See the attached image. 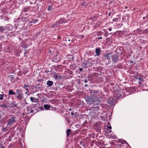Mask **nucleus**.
I'll use <instances>...</instances> for the list:
<instances>
[{"instance_id":"nucleus-11","label":"nucleus","mask_w":148,"mask_h":148,"mask_svg":"<svg viewBox=\"0 0 148 148\" xmlns=\"http://www.w3.org/2000/svg\"><path fill=\"white\" fill-rule=\"evenodd\" d=\"M9 95H13L15 94V93L13 92L12 90H9Z\"/></svg>"},{"instance_id":"nucleus-1","label":"nucleus","mask_w":148,"mask_h":148,"mask_svg":"<svg viewBox=\"0 0 148 148\" xmlns=\"http://www.w3.org/2000/svg\"><path fill=\"white\" fill-rule=\"evenodd\" d=\"M85 98L86 101L89 104L92 103L98 100L97 97L93 98L90 96H85Z\"/></svg>"},{"instance_id":"nucleus-25","label":"nucleus","mask_w":148,"mask_h":148,"mask_svg":"<svg viewBox=\"0 0 148 148\" xmlns=\"http://www.w3.org/2000/svg\"><path fill=\"white\" fill-rule=\"evenodd\" d=\"M111 126H109L108 127V129H109L110 130H111Z\"/></svg>"},{"instance_id":"nucleus-6","label":"nucleus","mask_w":148,"mask_h":148,"mask_svg":"<svg viewBox=\"0 0 148 148\" xmlns=\"http://www.w3.org/2000/svg\"><path fill=\"white\" fill-rule=\"evenodd\" d=\"M30 100L31 101L33 102H36L38 100V99L32 97H30Z\"/></svg>"},{"instance_id":"nucleus-29","label":"nucleus","mask_w":148,"mask_h":148,"mask_svg":"<svg viewBox=\"0 0 148 148\" xmlns=\"http://www.w3.org/2000/svg\"><path fill=\"white\" fill-rule=\"evenodd\" d=\"M84 82L85 83H87V80L86 79L85 81H84Z\"/></svg>"},{"instance_id":"nucleus-27","label":"nucleus","mask_w":148,"mask_h":148,"mask_svg":"<svg viewBox=\"0 0 148 148\" xmlns=\"http://www.w3.org/2000/svg\"><path fill=\"white\" fill-rule=\"evenodd\" d=\"M102 38V37H99L98 38V39H101Z\"/></svg>"},{"instance_id":"nucleus-37","label":"nucleus","mask_w":148,"mask_h":148,"mask_svg":"<svg viewBox=\"0 0 148 148\" xmlns=\"http://www.w3.org/2000/svg\"><path fill=\"white\" fill-rule=\"evenodd\" d=\"M13 78V77H11V79H12Z\"/></svg>"},{"instance_id":"nucleus-36","label":"nucleus","mask_w":148,"mask_h":148,"mask_svg":"<svg viewBox=\"0 0 148 148\" xmlns=\"http://www.w3.org/2000/svg\"><path fill=\"white\" fill-rule=\"evenodd\" d=\"M71 110V109H70V110Z\"/></svg>"},{"instance_id":"nucleus-10","label":"nucleus","mask_w":148,"mask_h":148,"mask_svg":"<svg viewBox=\"0 0 148 148\" xmlns=\"http://www.w3.org/2000/svg\"><path fill=\"white\" fill-rule=\"evenodd\" d=\"M17 99L19 100H22V95L20 94H18V95L17 96Z\"/></svg>"},{"instance_id":"nucleus-19","label":"nucleus","mask_w":148,"mask_h":148,"mask_svg":"<svg viewBox=\"0 0 148 148\" xmlns=\"http://www.w3.org/2000/svg\"><path fill=\"white\" fill-rule=\"evenodd\" d=\"M102 34V32H100L98 33V35H101Z\"/></svg>"},{"instance_id":"nucleus-9","label":"nucleus","mask_w":148,"mask_h":148,"mask_svg":"<svg viewBox=\"0 0 148 148\" xmlns=\"http://www.w3.org/2000/svg\"><path fill=\"white\" fill-rule=\"evenodd\" d=\"M44 107L46 110H48L50 108V106L48 105H45L44 106Z\"/></svg>"},{"instance_id":"nucleus-24","label":"nucleus","mask_w":148,"mask_h":148,"mask_svg":"<svg viewBox=\"0 0 148 148\" xmlns=\"http://www.w3.org/2000/svg\"><path fill=\"white\" fill-rule=\"evenodd\" d=\"M59 25H58V24H54L53 25V26H54V27H55L56 26H57V27H58V26Z\"/></svg>"},{"instance_id":"nucleus-20","label":"nucleus","mask_w":148,"mask_h":148,"mask_svg":"<svg viewBox=\"0 0 148 148\" xmlns=\"http://www.w3.org/2000/svg\"><path fill=\"white\" fill-rule=\"evenodd\" d=\"M114 14V12H113L112 14V13L111 12H110L109 13L108 15L109 16H110L111 15V14Z\"/></svg>"},{"instance_id":"nucleus-35","label":"nucleus","mask_w":148,"mask_h":148,"mask_svg":"<svg viewBox=\"0 0 148 148\" xmlns=\"http://www.w3.org/2000/svg\"><path fill=\"white\" fill-rule=\"evenodd\" d=\"M31 112H32H32H32V111H31Z\"/></svg>"},{"instance_id":"nucleus-13","label":"nucleus","mask_w":148,"mask_h":148,"mask_svg":"<svg viewBox=\"0 0 148 148\" xmlns=\"http://www.w3.org/2000/svg\"><path fill=\"white\" fill-rule=\"evenodd\" d=\"M0 106L2 108H8V106L5 104V105H1L0 104Z\"/></svg>"},{"instance_id":"nucleus-31","label":"nucleus","mask_w":148,"mask_h":148,"mask_svg":"<svg viewBox=\"0 0 148 148\" xmlns=\"http://www.w3.org/2000/svg\"><path fill=\"white\" fill-rule=\"evenodd\" d=\"M85 87H87V86H88V85H87V84H85Z\"/></svg>"},{"instance_id":"nucleus-26","label":"nucleus","mask_w":148,"mask_h":148,"mask_svg":"<svg viewBox=\"0 0 148 148\" xmlns=\"http://www.w3.org/2000/svg\"><path fill=\"white\" fill-rule=\"evenodd\" d=\"M71 115L73 116L74 114V113L73 112H71Z\"/></svg>"},{"instance_id":"nucleus-30","label":"nucleus","mask_w":148,"mask_h":148,"mask_svg":"<svg viewBox=\"0 0 148 148\" xmlns=\"http://www.w3.org/2000/svg\"><path fill=\"white\" fill-rule=\"evenodd\" d=\"M109 30L110 31H111L112 29H111V28H110L109 29Z\"/></svg>"},{"instance_id":"nucleus-7","label":"nucleus","mask_w":148,"mask_h":148,"mask_svg":"<svg viewBox=\"0 0 148 148\" xmlns=\"http://www.w3.org/2000/svg\"><path fill=\"white\" fill-rule=\"evenodd\" d=\"M111 55V53H108L107 54L105 55L106 58L108 60L110 59V57Z\"/></svg>"},{"instance_id":"nucleus-33","label":"nucleus","mask_w":148,"mask_h":148,"mask_svg":"<svg viewBox=\"0 0 148 148\" xmlns=\"http://www.w3.org/2000/svg\"><path fill=\"white\" fill-rule=\"evenodd\" d=\"M1 115H0V119H1Z\"/></svg>"},{"instance_id":"nucleus-16","label":"nucleus","mask_w":148,"mask_h":148,"mask_svg":"<svg viewBox=\"0 0 148 148\" xmlns=\"http://www.w3.org/2000/svg\"><path fill=\"white\" fill-rule=\"evenodd\" d=\"M4 94H1L0 95V99L1 100H2L3 99V97Z\"/></svg>"},{"instance_id":"nucleus-34","label":"nucleus","mask_w":148,"mask_h":148,"mask_svg":"<svg viewBox=\"0 0 148 148\" xmlns=\"http://www.w3.org/2000/svg\"><path fill=\"white\" fill-rule=\"evenodd\" d=\"M143 19H145V17H143Z\"/></svg>"},{"instance_id":"nucleus-38","label":"nucleus","mask_w":148,"mask_h":148,"mask_svg":"<svg viewBox=\"0 0 148 148\" xmlns=\"http://www.w3.org/2000/svg\"><path fill=\"white\" fill-rule=\"evenodd\" d=\"M147 17H148V15L147 16Z\"/></svg>"},{"instance_id":"nucleus-17","label":"nucleus","mask_w":148,"mask_h":148,"mask_svg":"<svg viewBox=\"0 0 148 148\" xmlns=\"http://www.w3.org/2000/svg\"><path fill=\"white\" fill-rule=\"evenodd\" d=\"M4 30V28L2 27H0V31L1 32H3Z\"/></svg>"},{"instance_id":"nucleus-3","label":"nucleus","mask_w":148,"mask_h":148,"mask_svg":"<svg viewBox=\"0 0 148 148\" xmlns=\"http://www.w3.org/2000/svg\"><path fill=\"white\" fill-rule=\"evenodd\" d=\"M95 52L96 53V55L98 56L101 54V50L99 48H97L96 49Z\"/></svg>"},{"instance_id":"nucleus-2","label":"nucleus","mask_w":148,"mask_h":148,"mask_svg":"<svg viewBox=\"0 0 148 148\" xmlns=\"http://www.w3.org/2000/svg\"><path fill=\"white\" fill-rule=\"evenodd\" d=\"M16 121V118L14 117H12L8 121L7 125H11Z\"/></svg>"},{"instance_id":"nucleus-5","label":"nucleus","mask_w":148,"mask_h":148,"mask_svg":"<svg viewBox=\"0 0 148 148\" xmlns=\"http://www.w3.org/2000/svg\"><path fill=\"white\" fill-rule=\"evenodd\" d=\"M66 41L67 43L69 45L71 44L72 43L74 42L72 40H71L70 39H67L66 40Z\"/></svg>"},{"instance_id":"nucleus-12","label":"nucleus","mask_w":148,"mask_h":148,"mask_svg":"<svg viewBox=\"0 0 148 148\" xmlns=\"http://www.w3.org/2000/svg\"><path fill=\"white\" fill-rule=\"evenodd\" d=\"M71 132V130L70 129H68L66 131V135L67 136H68L69 135V133Z\"/></svg>"},{"instance_id":"nucleus-4","label":"nucleus","mask_w":148,"mask_h":148,"mask_svg":"<svg viewBox=\"0 0 148 148\" xmlns=\"http://www.w3.org/2000/svg\"><path fill=\"white\" fill-rule=\"evenodd\" d=\"M118 59V57L116 55H113L112 56V60L114 62H116Z\"/></svg>"},{"instance_id":"nucleus-14","label":"nucleus","mask_w":148,"mask_h":148,"mask_svg":"<svg viewBox=\"0 0 148 148\" xmlns=\"http://www.w3.org/2000/svg\"><path fill=\"white\" fill-rule=\"evenodd\" d=\"M111 130L109 129H107V131L106 132V135L107 134H108L111 133Z\"/></svg>"},{"instance_id":"nucleus-21","label":"nucleus","mask_w":148,"mask_h":148,"mask_svg":"<svg viewBox=\"0 0 148 148\" xmlns=\"http://www.w3.org/2000/svg\"><path fill=\"white\" fill-rule=\"evenodd\" d=\"M115 136H114V135H113V136H110V137H111V138H115Z\"/></svg>"},{"instance_id":"nucleus-15","label":"nucleus","mask_w":148,"mask_h":148,"mask_svg":"<svg viewBox=\"0 0 148 148\" xmlns=\"http://www.w3.org/2000/svg\"><path fill=\"white\" fill-rule=\"evenodd\" d=\"M137 79H139V80L140 81V82H139V84H141V82L143 81V79L142 78H137Z\"/></svg>"},{"instance_id":"nucleus-8","label":"nucleus","mask_w":148,"mask_h":148,"mask_svg":"<svg viewBox=\"0 0 148 148\" xmlns=\"http://www.w3.org/2000/svg\"><path fill=\"white\" fill-rule=\"evenodd\" d=\"M47 84L49 86H51L53 84V82L52 81H47Z\"/></svg>"},{"instance_id":"nucleus-23","label":"nucleus","mask_w":148,"mask_h":148,"mask_svg":"<svg viewBox=\"0 0 148 148\" xmlns=\"http://www.w3.org/2000/svg\"><path fill=\"white\" fill-rule=\"evenodd\" d=\"M20 91V90H19L18 89H17L16 90V91L17 92L18 94H20V93L19 92Z\"/></svg>"},{"instance_id":"nucleus-18","label":"nucleus","mask_w":148,"mask_h":148,"mask_svg":"<svg viewBox=\"0 0 148 148\" xmlns=\"http://www.w3.org/2000/svg\"><path fill=\"white\" fill-rule=\"evenodd\" d=\"M52 9V8L51 6H49L48 8V10L49 11H51Z\"/></svg>"},{"instance_id":"nucleus-32","label":"nucleus","mask_w":148,"mask_h":148,"mask_svg":"<svg viewBox=\"0 0 148 148\" xmlns=\"http://www.w3.org/2000/svg\"><path fill=\"white\" fill-rule=\"evenodd\" d=\"M26 90L27 91H28V88H26Z\"/></svg>"},{"instance_id":"nucleus-28","label":"nucleus","mask_w":148,"mask_h":148,"mask_svg":"<svg viewBox=\"0 0 148 148\" xmlns=\"http://www.w3.org/2000/svg\"><path fill=\"white\" fill-rule=\"evenodd\" d=\"M83 69H79V70L80 71H82V70Z\"/></svg>"},{"instance_id":"nucleus-22","label":"nucleus","mask_w":148,"mask_h":148,"mask_svg":"<svg viewBox=\"0 0 148 148\" xmlns=\"http://www.w3.org/2000/svg\"><path fill=\"white\" fill-rule=\"evenodd\" d=\"M28 87V85H26L25 84L24 85V86L23 87L24 88H25Z\"/></svg>"},{"instance_id":"nucleus-39","label":"nucleus","mask_w":148,"mask_h":148,"mask_svg":"<svg viewBox=\"0 0 148 148\" xmlns=\"http://www.w3.org/2000/svg\"><path fill=\"white\" fill-rule=\"evenodd\" d=\"M3 148H4V147H3Z\"/></svg>"}]
</instances>
